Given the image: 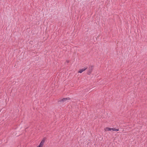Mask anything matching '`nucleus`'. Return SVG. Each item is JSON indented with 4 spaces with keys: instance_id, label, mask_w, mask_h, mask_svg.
<instances>
[{
    "instance_id": "f257e3e1",
    "label": "nucleus",
    "mask_w": 147,
    "mask_h": 147,
    "mask_svg": "<svg viewBox=\"0 0 147 147\" xmlns=\"http://www.w3.org/2000/svg\"><path fill=\"white\" fill-rule=\"evenodd\" d=\"M70 98L69 97L63 98L62 99H60L58 101V103L60 104L61 103H63L64 102H66L67 100H70Z\"/></svg>"
},
{
    "instance_id": "f03ea898",
    "label": "nucleus",
    "mask_w": 147,
    "mask_h": 147,
    "mask_svg": "<svg viewBox=\"0 0 147 147\" xmlns=\"http://www.w3.org/2000/svg\"><path fill=\"white\" fill-rule=\"evenodd\" d=\"M94 66H91L89 68V70L88 71L87 74L89 75H90L92 72Z\"/></svg>"
},
{
    "instance_id": "0eeeda50",
    "label": "nucleus",
    "mask_w": 147,
    "mask_h": 147,
    "mask_svg": "<svg viewBox=\"0 0 147 147\" xmlns=\"http://www.w3.org/2000/svg\"><path fill=\"white\" fill-rule=\"evenodd\" d=\"M66 62H67V63H69V61H68V60H67L66 61Z\"/></svg>"
},
{
    "instance_id": "7ed1b4c3",
    "label": "nucleus",
    "mask_w": 147,
    "mask_h": 147,
    "mask_svg": "<svg viewBox=\"0 0 147 147\" xmlns=\"http://www.w3.org/2000/svg\"><path fill=\"white\" fill-rule=\"evenodd\" d=\"M46 138H44L40 142L39 145L41 147H42L43 145L44 144V143H45V141L46 140Z\"/></svg>"
},
{
    "instance_id": "39448f33",
    "label": "nucleus",
    "mask_w": 147,
    "mask_h": 147,
    "mask_svg": "<svg viewBox=\"0 0 147 147\" xmlns=\"http://www.w3.org/2000/svg\"><path fill=\"white\" fill-rule=\"evenodd\" d=\"M112 130V128H110L109 127H106L105 129V131H111Z\"/></svg>"
},
{
    "instance_id": "423d86ee",
    "label": "nucleus",
    "mask_w": 147,
    "mask_h": 147,
    "mask_svg": "<svg viewBox=\"0 0 147 147\" xmlns=\"http://www.w3.org/2000/svg\"><path fill=\"white\" fill-rule=\"evenodd\" d=\"M112 130L115 131H118L119 130V129H116L115 128H112Z\"/></svg>"
},
{
    "instance_id": "20e7f679",
    "label": "nucleus",
    "mask_w": 147,
    "mask_h": 147,
    "mask_svg": "<svg viewBox=\"0 0 147 147\" xmlns=\"http://www.w3.org/2000/svg\"><path fill=\"white\" fill-rule=\"evenodd\" d=\"M87 69V67L85 68L82 69H80L78 71V73H82L83 71Z\"/></svg>"
}]
</instances>
